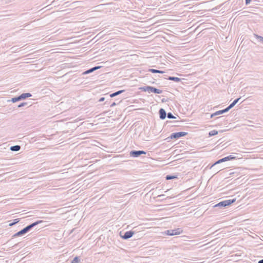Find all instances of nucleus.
Listing matches in <instances>:
<instances>
[{
  "mask_svg": "<svg viewBox=\"0 0 263 263\" xmlns=\"http://www.w3.org/2000/svg\"><path fill=\"white\" fill-rule=\"evenodd\" d=\"M159 117L161 120L165 119L167 114L163 108H160L159 110Z\"/></svg>",
  "mask_w": 263,
  "mask_h": 263,
  "instance_id": "nucleus-13",
  "label": "nucleus"
},
{
  "mask_svg": "<svg viewBox=\"0 0 263 263\" xmlns=\"http://www.w3.org/2000/svg\"><path fill=\"white\" fill-rule=\"evenodd\" d=\"M178 122H179V121H167L166 122V124H168V123H177Z\"/></svg>",
  "mask_w": 263,
  "mask_h": 263,
  "instance_id": "nucleus-29",
  "label": "nucleus"
},
{
  "mask_svg": "<svg viewBox=\"0 0 263 263\" xmlns=\"http://www.w3.org/2000/svg\"><path fill=\"white\" fill-rule=\"evenodd\" d=\"M101 67V66H97L93 67V69H94V71H95L96 70L100 69Z\"/></svg>",
  "mask_w": 263,
  "mask_h": 263,
  "instance_id": "nucleus-30",
  "label": "nucleus"
},
{
  "mask_svg": "<svg viewBox=\"0 0 263 263\" xmlns=\"http://www.w3.org/2000/svg\"><path fill=\"white\" fill-rule=\"evenodd\" d=\"M172 126H178L179 125H177V124H176V123H174V125H172Z\"/></svg>",
  "mask_w": 263,
  "mask_h": 263,
  "instance_id": "nucleus-42",
  "label": "nucleus"
},
{
  "mask_svg": "<svg viewBox=\"0 0 263 263\" xmlns=\"http://www.w3.org/2000/svg\"><path fill=\"white\" fill-rule=\"evenodd\" d=\"M236 256V255H231V261L232 260H234L235 259V258H234V257H235Z\"/></svg>",
  "mask_w": 263,
  "mask_h": 263,
  "instance_id": "nucleus-35",
  "label": "nucleus"
},
{
  "mask_svg": "<svg viewBox=\"0 0 263 263\" xmlns=\"http://www.w3.org/2000/svg\"><path fill=\"white\" fill-rule=\"evenodd\" d=\"M228 205H230V199L221 201L214 205V207L224 208Z\"/></svg>",
  "mask_w": 263,
  "mask_h": 263,
  "instance_id": "nucleus-7",
  "label": "nucleus"
},
{
  "mask_svg": "<svg viewBox=\"0 0 263 263\" xmlns=\"http://www.w3.org/2000/svg\"><path fill=\"white\" fill-rule=\"evenodd\" d=\"M104 104H105V105H108V104H109V103H108V101H106V102L104 103Z\"/></svg>",
  "mask_w": 263,
  "mask_h": 263,
  "instance_id": "nucleus-43",
  "label": "nucleus"
},
{
  "mask_svg": "<svg viewBox=\"0 0 263 263\" xmlns=\"http://www.w3.org/2000/svg\"><path fill=\"white\" fill-rule=\"evenodd\" d=\"M93 71H94V69H93V67H92V68H91L86 70L85 71H84L83 73V74H89V73H91V72H92Z\"/></svg>",
  "mask_w": 263,
  "mask_h": 263,
  "instance_id": "nucleus-25",
  "label": "nucleus"
},
{
  "mask_svg": "<svg viewBox=\"0 0 263 263\" xmlns=\"http://www.w3.org/2000/svg\"><path fill=\"white\" fill-rule=\"evenodd\" d=\"M183 232L182 230L180 228H177L174 230H168L165 232V233L167 235L173 236L176 235H179L182 233Z\"/></svg>",
  "mask_w": 263,
  "mask_h": 263,
  "instance_id": "nucleus-5",
  "label": "nucleus"
},
{
  "mask_svg": "<svg viewBox=\"0 0 263 263\" xmlns=\"http://www.w3.org/2000/svg\"><path fill=\"white\" fill-rule=\"evenodd\" d=\"M258 263H263V259L258 261Z\"/></svg>",
  "mask_w": 263,
  "mask_h": 263,
  "instance_id": "nucleus-40",
  "label": "nucleus"
},
{
  "mask_svg": "<svg viewBox=\"0 0 263 263\" xmlns=\"http://www.w3.org/2000/svg\"><path fill=\"white\" fill-rule=\"evenodd\" d=\"M230 110V105L228 106L225 109L217 111L215 112V113L212 114L211 115V118H213L215 116L222 114L224 112H226L229 111Z\"/></svg>",
  "mask_w": 263,
  "mask_h": 263,
  "instance_id": "nucleus-8",
  "label": "nucleus"
},
{
  "mask_svg": "<svg viewBox=\"0 0 263 263\" xmlns=\"http://www.w3.org/2000/svg\"><path fill=\"white\" fill-rule=\"evenodd\" d=\"M42 222H43V221L41 220L35 221L34 222H33V223L28 225L27 226H26V227L23 228L21 231H20L17 232V233H16L15 234H14L12 237H20V236H23V235H25V234H26L27 233H28V232H29L33 228H34L36 226H37L39 224L41 223Z\"/></svg>",
  "mask_w": 263,
  "mask_h": 263,
  "instance_id": "nucleus-1",
  "label": "nucleus"
},
{
  "mask_svg": "<svg viewBox=\"0 0 263 263\" xmlns=\"http://www.w3.org/2000/svg\"><path fill=\"white\" fill-rule=\"evenodd\" d=\"M27 104H28V103L27 102H22V103H20L17 106V107L18 108H21V107H24V106L27 105Z\"/></svg>",
  "mask_w": 263,
  "mask_h": 263,
  "instance_id": "nucleus-28",
  "label": "nucleus"
},
{
  "mask_svg": "<svg viewBox=\"0 0 263 263\" xmlns=\"http://www.w3.org/2000/svg\"><path fill=\"white\" fill-rule=\"evenodd\" d=\"M101 67V66H97L93 67V69H94V71H95L96 70L100 69Z\"/></svg>",
  "mask_w": 263,
  "mask_h": 263,
  "instance_id": "nucleus-31",
  "label": "nucleus"
},
{
  "mask_svg": "<svg viewBox=\"0 0 263 263\" xmlns=\"http://www.w3.org/2000/svg\"><path fill=\"white\" fill-rule=\"evenodd\" d=\"M241 99V98H237L236 99H235V100H234L233 101L232 103H231V108H232L233 107H234L238 102V101H239V100Z\"/></svg>",
  "mask_w": 263,
  "mask_h": 263,
  "instance_id": "nucleus-22",
  "label": "nucleus"
},
{
  "mask_svg": "<svg viewBox=\"0 0 263 263\" xmlns=\"http://www.w3.org/2000/svg\"><path fill=\"white\" fill-rule=\"evenodd\" d=\"M105 100V98L104 97H101L100 98V99L99 100V102H103Z\"/></svg>",
  "mask_w": 263,
  "mask_h": 263,
  "instance_id": "nucleus-34",
  "label": "nucleus"
},
{
  "mask_svg": "<svg viewBox=\"0 0 263 263\" xmlns=\"http://www.w3.org/2000/svg\"><path fill=\"white\" fill-rule=\"evenodd\" d=\"M19 221H20L19 219H15L13 220V222H12L9 224V226L10 227L13 226L15 225V224H16L17 223H18L19 222Z\"/></svg>",
  "mask_w": 263,
  "mask_h": 263,
  "instance_id": "nucleus-23",
  "label": "nucleus"
},
{
  "mask_svg": "<svg viewBox=\"0 0 263 263\" xmlns=\"http://www.w3.org/2000/svg\"><path fill=\"white\" fill-rule=\"evenodd\" d=\"M116 103L115 102H113L112 103H111V104L110 105V106L111 107H114V106H116Z\"/></svg>",
  "mask_w": 263,
  "mask_h": 263,
  "instance_id": "nucleus-36",
  "label": "nucleus"
},
{
  "mask_svg": "<svg viewBox=\"0 0 263 263\" xmlns=\"http://www.w3.org/2000/svg\"><path fill=\"white\" fill-rule=\"evenodd\" d=\"M10 149L11 151H13V152H17V151H19L21 149V146L20 145H14V146H11L10 147Z\"/></svg>",
  "mask_w": 263,
  "mask_h": 263,
  "instance_id": "nucleus-16",
  "label": "nucleus"
},
{
  "mask_svg": "<svg viewBox=\"0 0 263 263\" xmlns=\"http://www.w3.org/2000/svg\"><path fill=\"white\" fill-rule=\"evenodd\" d=\"M240 170V167L231 168V180L234 179L235 177L238 176L239 173L238 172Z\"/></svg>",
  "mask_w": 263,
  "mask_h": 263,
  "instance_id": "nucleus-10",
  "label": "nucleus"
},
{
  "mask_svg": "<svg viewBox=\"0 0 263 263\" xmlns=\"http://www.w3.org/2000/svg\"><path fill=\"white\" fill-rule=\"evenodd\" d=\"M237 160L238 164L242 163L243 161L242 155L240 153H231V161Z\"/></svg>",
  "mask_w": 263,
  "mask_h": 263,
  "instance_id": "nucleus-4",
  "label": "nucleus"
},
{
  "mask_svg": "<svg viewBox=\"0 0 263 263\" xmlns=\"http://www.w3.org/2000/svg\"><path fill=\"white\" fill-rule=\"evenodd\" d=\"M134 234V232L133 231H128L125 232L123 235H120L121 237L123 239H128L131 238Z\"/></svg>",
  "mask_w": 263,
  "mask_h": 263,
  "instance_id": "nucleus-9",
  "label": "nucleus"
},
{
  "mask_svg": "<svg viewBox=\"0 0 263 263\" xmlns=\"http://www.w3.org/2000/svg\"><path fill=\"white\" fill-rule=\"evenodd\" d=\"M140 89L142 91H145V92L147 91L149 93L153 92V93H155L160 94V93H161L162 92V90L157 89V88H155L154 87L150 86H143L142 87H141Z\"/></svg>",
  "mask_w": 263,
  "mask_h": 263,
  "instance_id": "nucleus-2",
  "label": "nucleus"
},
{
  "mask_svg": "<svg viewBox=\"0 0 263 263\" xmlns=\"http://www.w3.org/2000/svg\"><path fill=\"white\" fill-rule=\"evenodd\" d=\"M148 71L154 73H164V71L157 70V69H152V68L149 69L148 70Z\"/></svg>",
  "mask_w": 263,
  "mask_h": 263,
  "instance_id": "nucleus-18",
  "label": "nucleus"
},
{
  "mask_svg": "<svg viewBox=\"0 0 263 263\" xmlns=\"http://www.w3.org/2000/svg\"><path fill=\"white\" fill-rule=\"evenodd\" d=\"M236 200V198H231V204L234 203Z\"/></svg>",
  "mask_w": 263,
  "mask_h": 263,
  "instance_id": "nucleus-33",
  "label": "nucleus"
},
{
  "mask_svg": "<svg viewBox=\"0 0 263 263\" xmlns=\"http://www.w3.org/2000/svg\"><path fill=\"white\" fill-rule=\"evenodd\" d=\"M167 80L174 81L175 82H180L181 79L180 78H179L178 77H175L172 76H169L167 78Z\"/></svg>",
  "mask_w": 263,
  "mask_h": 263,
  "instance_id": "nucleus-15",
  "label": "nucleus"
},
{
  "mask_svg": "<svg viewBox=\"0 0 263 263\" xmlns=\"http://www.w3.org/2000/svg\"><path fill=\"white\" fill-rule=\"evenodd\" d=\"M161 101H162V102H166L167 101V100L163 98L162 99Z\"/></svg>",
  "mask_w": 263,
  "mask_h": 263,
  "instance_id": "nucleus-37",
  "label": "nucleus"
},
{
  "mask_svg": "<svg viewBox=\"0 0 263 263\" xmlns=\"http://www.w3.org/2000/svg\"><path fill=\"white\" fill-rule=\"evenodd\" d=\"M164 196V195L162 194V195H158V197H161V198H163V197Z\"/></svg>",
  "mask_w": 263,
  "mask_h": 263,
  "instance_id": "nucleus-38",
  "label": "nucleus"
},
{
  "mask_svg": "<svg viewBox=\"0 0 263 263\" xmlns=\"http://www.w3.org/2000/svg\"><path fill=\"white\" fill-rule=\"evenodd\" d=\"M146 154V152L144 151H136V150H133L131 151L129 153V155L131 157L137 158L139 157L140 155L142 154L145 155Z\"/></svg>",
  "mask_w": 263,
  "mask_h": 263,
  "instance_id": "nucleus-6",
  "label": "nucleus"
},
{
  "mask_svg": "<svg viewBox=\"0 0 263 263\" xmlns=\"http://www.w3.org/2000/svg\"><path fill=\"white\" fill-rule=\"evenodd\" d=\"M21 100H24L27 98L31 97L32 96V94L27 92V93H23L20 95Z\"/></svg>",
  "mask_w": 263,
  "mask_h": 263,
  "instance_id": "nucleus-14",
  "label": "nucleus"
},
{
  "mask_svg": "<svg viewBox=\"0 0 263 263\" xmlns=\"http://www.w3.org/2000/svg\"><path fill=\"white\" fill-rule=\"evenodd\" d=\"M188 134L186 132H179L177 133H173L167 138V139H177L182 137L186 136Z\"/></svg>",
  "mask_w": 263,
  "mask_h": 263,
  "instance_id": "nucleus-3",
  "label": "nucleus"
},
{
  "mask_svg": "<svg viewBox=\"0 0 263 263\" xmlns=\"http://www.w3.org/2000/svg\"><path fill=\"white\" fill-rule=\"evenodd\" d=\"M256 38L258 40V41L263 44V37L260 35L255 34Z\"/></svg>",
  "mask_w": 263,
  "mask_h": 263,
  "instance_id": "nucleus-26",
  "label": "nucleus"
},
{
  "mask_svg": "<svg viewBox=\"0 0 263 263\" xmlns=\"http://www.w3.org/2000/svg\"><path fill=\"white\" fill-rule=\"evenodd\" d=\"M237 6H235V5L233 7L232 11L237 10L239 8H241L243 5V1L242 0H238L236 2Z\"/></svg>",
  "mask_w": 263,
  "mask_h": 263,
  "instance_id": "nucleus-12",
  "label": "nucleus"
},
{
  "mask_svg": "<svg viewBox=\"0 0 263 263\" xmlns=\"http://www.w3.org/2000/svg\"><path fill=\"white\" fill-rule=\"evenodd\" d=\"M177 178V176L175 175H167L165 177V179L167 180H171L173 179Z\"/></svg>",
  "mask_w": 263,
  "mask_h": 263,
  "instance_id": "nucleus-20",
  "label": "nucleus"
},
{
  "mask_svg": "<svg viewBox=\"0 0 263 263\" xmlns=\"http://www.w3.org/2000/svg\"><path fill=\"white\" fill-rule=\"evenodd\" d=\"M167 117L168 119H176V117L174 116L171 112L167 114Z\"/></svg>",
  "mask_w": 263,
  "mask_h": 263,
  "instance_id": "nucleus-27",
  "label": "nucleus"
},
{
  "mask_svg": "<svg viewBox=\"0 0 263 263\" xmlns=\"http://www.w3.org/2000/svg\"><path fill=\"white\" fill-rule=\"evenodd\" d=\"M21 100V99L20 96H18L12 98L11 100V101L12 103H15V102H16L17 101H20Z\"/></svg>",
  "mask_w": 263,
  "mask_h": 263,
  "instance_id": "nucleus-19",
  "label": "nucleus"
},
{
  "mask_svg": "<svg viewBox=\"0 0 263 263\" xmlns=\"http://www.w3.org/2000/svg\"><path fill=\"white\" fill-rule=\"evenodd\" d=\"M172 126H178L179 125H177V124H176V123H174V125H172Z\"/></svg>",
  "mask_w": 263,
  "mask_h": 263,
  "instance_id": "nucleus-41",
  "label": "nucleus"
},
{
  "mask_svg": "<svg viewBox=\"0 0 263 263\" xmlns=\"http://www.w3.org/2000/svg\"><path fill=\"white\" fill-rule=\"evenodd\" d=\"M125 90H119V91H117L115 92H114V93H111L109 96H110V98H113V97H115L121 93H122V92H124Z\"/></svg>",
  "mask_w": 263,
  "mask_h": 263,
  "instance_id": "nucleus-17",
  "label": "nucleus"
},
{
  "mask_svg": "<svg viewBox=\"0 0 263 263\" xmlns=\"http://www.w3.org/2000/svg\"><path fill=\"white\" fill-rule=\"evenodd\" d=\"M217 134H218V132L217 130H213L209 132V136H213L216 135Z\"/></svg>",
  "mask_w": 263,
  "mask_h": 263,
  "instance_id": "nucleus-24",
  "label": "nucleus"
},
{
  "mask_svg": "<svg viewBox=\"0 0 263 263\" xmlns=\"http://www.w3.org/2000/svg\"><path fill=\"white\" fill-rule=\"evenodd\" d=\"M230 160V155L229 156H228L224 158H221L219 160H218V161H217L216 162H215L212 165V166L211 167H213L214 165L217 164H219V163H222V162H225V161H229Z\"/></svg>",
  "mask_w": 263,
  "mask_h": 263,
  "instance_id": "nucleus-11",
  "label": "nucleus"
},
{
  "mask_svg": "<svg viewBox=\"0 0 263 263\" xmlns=\"http://www.w3.org/2000/svg\"><path fill=\"white\" fill-rule=\"evenodd\" d=\"M80 258L78 256H76L74 257V258L71 261V263H80Z\"/></svg>",
  "mask_w": 263,
  "mask_h": 263,
  "instance_id": "nucleus-21",
  "label": "nucleus"
},
{
  "mask_svg": "<svg viewBox=\"0 0 263 263\" xmlns=\"http://www.w3.org/2000/svg\"><path fill=\"white\" fill-rule=\"evenodd\" d=\"M164 196V195L162 194V195H158V197H161V198H163V197Z\"/></svg>",
  "mask_w": 263,
  "mask_h": 263,
  "instance_id": "nucleus-39",
  "label": "nucleus"
},
{
  "mask_svg": "<svg viewBox=\"0 0 263 263\" xmlns=\"http://www.w3.org/2000/svg\"><path fill=\"white\" fill-rule=\"evenodd\" d=\"M252 0H245L246 5H248Z\"/></svg>",
  "mask_w": 263,
  "mask_h": 263,
  "instance_id": "nucleus-32",
  "label": "nucleus"
}]
</instances>
